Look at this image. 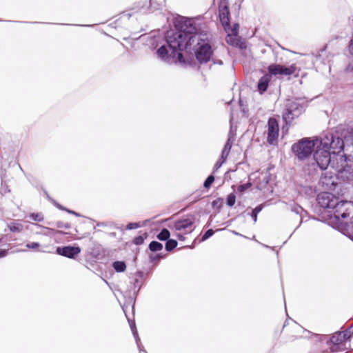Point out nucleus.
Returning <instances> with one entry per match:
<instances>
[{
    "label": "nucleus",
    "mask_w": 353,
    "mask_h": 353,
    "mask_svg": "<svg viewBox=\"0 0 353 353\" xmlns=\"http://www.w3.org/2000/svg\"><path fill=\"white\" fill-rule=\"evenodd\" d=\"M176 26L179 31L168 32L167 44L157 50L158 57L167 63H184L181 51L186 50L190 54L194 52L200 63L209 61L211 46L207 41V34L201 30L199 20L183 17Z\"/></svg>",
    "instance_id": "1"
},
{
    "label": "nucleus",
    "mask_w": 353,
    "mask_h": 353,
    "mask_svg": "<svg viewBox=\"0 0 353 353\" xmlns=\"http://www.w3.org/2000/svg\"><path fill=\"white\" fill-rule=\"evenodd\" d=\"M343 147L344 143L341 138L327 134L314 140L308 138L302 139L292 145V150L299 159H304L312 154L315 148L314 154L315 163H313L312 167L316 170L315 167L317 166L319 170H324L332 163V159L335 155H340Z\"/></svg>",
    "instance_id": "2"
},
{
    "label": "nucleus",
    "mask_w": 353,
    "mask_h": 353,
    "mask_svg": "<svg viewBox=\"0 0 353 353\" xmlns=\"http://www.w3.org/2000/svg\"><path fill=\"white\" fill-rule=\"evenodd\" d=\"M330 220L334 223V219L337 228L342 232V228L347 223H353V202L347 201H339L338 199L331 212Z\"/></svg>",
    "instance_id": "3"
},
{
    "label": "nucleus",
    "mask_w": 353,
    "mask_h": 353,
    "mask_svg": "<svg viewBox=\"0 0 353 353\" xmlns=\"http://www.w3.org/2000/svg\"><path fill=\"white\" fill-rule=\"evenodd\" d=\"M338 199L332 193L323 192L317 195L316 201L320 207L331 214L334 205L337 204Z\"/></svg>",
    "instance_id": "4"
},
{
    "label": "nucleus",
    "mask_w": 353,
    "mask_h": 353,
    "mask_svg": "<svg viewBox=\"0 0 353 353\" xmlns=\"http://www.w3.org/2000/svg\"><path fill=\"white\" fill-rule=\"evenodd\" d=\"M304 110L303 106L299 101H291L287 105L283 118L287 124L290 123L295 117H299Z\"/></svg>",
    "instance_id": "5"
},
{
    "label": "nucleus",
    "mask_w": 353,
    "mask_h": 353,
    "mask_svg": "<svg viewBox=\"0 0 353 353\" xmlns=\"http://www.w3.org/2000/svg\"><path fill=\"white\" fill-rule=\"evenodd\" d=\"M353 336V325L350 326L343 332H337L334 333L330 339V342L336 347L334 350H337L339 346L343 345Z\"/></svg>",
    "instance_id": "6"
},
{
    "label": "nucleus",
    "mask_w": 353,
    "mask_h": 353,
    "mask_svg": "<svg viewBox=\"0 0 353 353\" xmlns=\"http://www.w3.org/2000/svg\"><path fill=\"white\" fill-rule=\"evenodd\" d=\"M296 66L291 65L289 67H285L279 64H271L268 67L269 74L270 75H291L296 71Z\"/></svg>",
    "instance_id": "7"
},
{
    "label": "nucleus",
    "mask_w": 353,
    "mask_h": 353,
    "mask_svg": "<svg viewBox=\"0 0 353 353\" xmlns=\"http://www.w3.org/2000/svg\"><path fill=\"white\" fill-rule=\"evenodd\" d=\"M279 136V124L274 118H270L268 122V138L270 144H274Z\"/></svg>",
    "instance_id": "8"
},
{
    "label": "nucleus",
    "mask_w": 353,
    "mask_h": 353,
    "mask_svg": "<svg viewBox=\"0 0 353 353\" xmlns=\"http://www.w3.org/2000/svg\"><path fill=\"white\" fill-rule=\"evenodd\" d=\"M81 252V249L79 247H74V246H64V247H58L57 248V253L59 255L73 259L75 256L79 254Z\"/></svg>",
    "instance_id": "9"
},
{
    "label": "nucleus",
    "mask_w": 353,
    "mask_h": 353,
    "mask_svg": "<svg viewBox=\"0 0 353 353\" xmlns=\"http://www.w3.org/2000/svg\"><path fill=\"white\" fill-rule=\"evenodd\" d=\"M194 221V219L192 216L178 220L174 223V228L176 230L190 229V230L191 231Z\"/></svg>",
    "instance_id": "10"
},
{
    "label": "nucleus",
    "mask_w": 353,
    "mask_h": 353,
    "mask_svg": "<svg viewBox=\"0 0 353 353\" xmlns=\"http://www.w3.org/2000/svg\"><path fill=\"white\" fill-rule=\"evenodd\" d=\"M231 148H232V143H231L230 137H229L223 150H222V153H221L220 159L215 164V168L216 169L219 168L222 165V164L225 162L228 156L229 155Z\"/></svg>",
    "instance_id": "11"
},
{
    "label": "nucleus",
    "mask_w": 353,
    "mask_h": 353,
    "mask_svg": "<svg viewBox=\"0 0 353 353\" xmlns=\"http://www.w3.org/2000/svg\"><path fill=\"white\" fill-rule=\"evenodd\" d=\"M334 178H321L322 187L325 190L334 191L338 185V183L333 180Z\"/></svg>",
    "instance_id": "12"
},
{
    "label": "nucleus",
    "mask_w": 353,
    "mask_h": 353,
    "mask_svg": "<svg viewBox=\"0 0 353 353\" xmlns=\"http://www.w3.org/2000/svg\"><path fill=\"white\" fill-rule=\"evenodd\" d=\"M271 79L272 76L269 74H266L259 79L258 83V90L261 94L266 91Z\"/></svg>",
    "instance_id": "13"
},
{
    "label": "nucleus",
    "mask_w": 353,
    "mask_h": 353,
    "mask_svg": "<svg viewBox=\"0 0 353 353\" xmlns=\"http://www.w3.org/2000/svg\"><path fill=\"white\" fill-rule=\"evenodd\" d=\"M220 20L223 26H227L229 25V10L226 6L220 7L219 9Z\"/></svg>",
    "instance_id": "14"
},
{
    "label": "nucleus",
    "mask_w": 353,
    "mask_h": 353,
    "mask_svg": "<svg viewBox=\"0 0 353 353\" xmlns=\"http://www.w3.org/2000/svg\"><path fill=\"white\" fill-rule=\"evenodd\" d=\"M112 267L117 272H123L126 270V265L123 261H115L113 263Z\"/></svg>",
    "instance_id": "15"
},
{
    "label": "nucleus",
    "mask_w": 353,
    "mask_h": 353,
    "mask_svg": "<svg viewBox=\"0 0 353 353\" xmlns=\"http://www.w3.org/2000/svg\"><path fill=\"white\" fill-rule=\"evenodd\" d=\"M147 237H148V234H147V233L145 232L141 235H139V236L134 237L132 242L134 244H135L137 245H140L143 243L145 239H147Z\"/></svg>",
    "instance_id": "16"
},
{
    "label": "nucleus",
    "mask_w": 353,
    "mask_h": 353,
    "mask_svg": "<svg viewBox=\"0 0 353 353\" xmlns=\"http://www.w3.org/2000/svg\"><path fill=\"white\" fill-rule=\"evenodd\" d=\"M149 248L152 252L160 251L163 249V245L158 241H152L149 244Z\"/></svg>",
    "instance_id": "17"
},
{
    "label": "nucleus",
    "mask_w": 353,
    "mask_h": 353,
    "mask_svg": "<svg viewBox=\"0 0 353 353\" xmlns=\"http://www.w3.org/2000/svg\"><path fill=\"white\" fill-rule=\"evenodd\" d=\"M170 232L168 229L163 228L160 233L157 235V238L160 241H167L170 237Z\"/></svg>",
    "instance_id": "18"
},
{
    "label": "nucleus",
    "mask_w": 353,
    "mask_h": 353,
    "mask_svg": "<svg viewBox=\"0 0 353 353\" xmlns=\"http://www.w3.org/2000/svg\"><path fill=\"white\" fill-rule=\"evenodd\" d=\"M342 232L347 233L353 238V223H347L342 228Z\"/></svg>",
    "instance_id": "19"
},
{
    "label": "nucleus",
    "mask_w": 353,
    "mask_h": 353,
    "mask_svg": "<svg viewBox=\"0 0 353 353\" xmlns=\"http://www.w3.org/2000/svg\"><path fill=\"white\" fill-rule=\"evenodd\" d=\"M177 246V242L174 239H168L165 243V250L167 251H171Z\"/></svg>",
    "instance_id": "20"
},
{
    "label": "nucleus",
    "mask_w": 353,
    "mask_h": 353,
    "mask_svg": "<svg viewBox=\"0 0 353 353\" xmlns=\"http://www.w3.org/2000/svg\"><path fill=\"white\" fill-rule=\"evenodd\" d=\"M235 201H236V196L234 195V194L231 193L228 195L227 201H226L228 205H229L230 207H232L234 205Z\"/></svg>",
    "instance_id": "21"
},
{
    "label": "nucleus",
    "mask_w": 353,
    "mask_h": 353,
    "mask_svg": "<svg viewBox=\"0 0 353 353\" xmlns=\"http://www.w3.org/2000/svg\"><path fill=\"white\" fill-rule=\"evenodd\" d=\"M29 216L32 220L36 221H41L43 219V216L39 213H32Z\"/></svg>",
    "instance_id": "22"
},
{
    "label": "nucleus",
    "mask_w": 353,
    "mask_h": 353,
    "mask_svg": "<svg viewBox=\"0 0 353 353\" xmlns=\"http://www.w3.org/2000/svg\"><path fill=\"white\" fill-rule=\"evenodd\" d=\"M26 246V248H28L29 249L38 250L40 245L39 243L32 242V243H27Z\"/></svg>",
    "instance_id": "23"
},
{
    "label": "nucleus",
    "mask_w": 353,
    "mask_h": 353,
    "mask_svg": "<svg viewBox=\"0 0 353 353\" xmlns=\"http://www.w3.org/2000/svg\"><path fill=\"white\" fill-rule=\"evenodd\" d=\"M214 234V230H212V229H209L208 230L205 234H203V236H202V240L204 241V240H206L207 239H208L209 237H210L211 236H212Z\"/></svg>",
    "instance_id": "24"
},
{
    "label": "nucleus",
    "mask_w": 353,
    "mask_h": 353,
    "mask_svg": "<svg viewBox=\"0 0 353 353\" xmlns=\"http://www.w3.org/2000/svg\"><path fill=\"white\" fill-rule=\"evenodd\" d=\"M215 178H207L204 182V187L208 188L210 187L212 183L214 181Z\"/></svg>",
    "instance_id": "25"
},
{
    "label": "nucleus",
    "mask_w": 353,
    "mask_h": 353,
    "mask_svg": "<svg viewBox=\"0 0 353 353\" xmlns=\"http://www.w3.org/2000/svg\"><path fill=\"white\" fill-rule=\"evenodd\" d=\"M251 185L250 183H246V184H244V185H240L237 190L239 192H244L245 190H247L248 188H250Z\"/></svg>",
    "instance_id": "26"
},
{
    "label": "nucleus",
    "mask_w": 353,
    "mask_h": 353,
    "mask_svg": "<svg viewBox=\"0 0 353 353\" xmlns=\"http://www.w3.org/2000/svg\"><path fill=\"white\" fill-rule=\"evenodd\" d=\"M138 227H139V223H130L127 225V229L129 230L135 229L137 228Z\"/></svg>",
    "instance_id": "27"
},
{
    "label": "nucleus",
    "mask_w": 353,
    "mask_h": 353,
    "mask_svg": "<svg viewBox=\"0 0 353 353\" xmlns=\"http://www.w3.org/2000/svg\"><path fill=\"white\" fill-rule=\"evenodd\" d=\"M263 206V204H260L259 205L256 206L254 209H253L252 212L258 214L262 210Z\"/></svg>",
    "instance_id": "28"
},
{
    "label": "nucleus",
    "mask_w": 353,
    "mask_h": 353,
    "mask_svg": "<svg viewBox=\"0 0 353 353\" xmlns=\"http://www.w3.org/2000/svg\"><path fill=\"white\" fill-rule=\"evenodd\" d=\"M8 249H1L0 250V258L4 257L7 255Z\"/></svg>",
    "instance_id": "29"
},
{
    "label": "nucleus",
    "mask_w": 353,
    "mask_h": 353,
    "mask_svg": "<svg viewBox=\"0 0 353 353\" xmlns=\"http://www.w3.org/2000/svg\"><path fill=\"white\" fill-rule=\"evenodd\" d=\"M238 28H239V25L235 24L234 28H233V29H232V30L233 34H234V35L237 34V33H238Z\"/></svg>",
    "instance_id": "30"
},
{
    "label": "nucleus",
    "mask_w": 353,
    "mask_h": 353,
    "mask_svg": "<svg viewBox=\"0 0 353 353\" xmlns=\"http://www.w3.org/2000/svg\"><path fill=\"white\" fill-rule=\"evenodd\" d=\"M257 215H258L257 214L252 212L251 216H252V219H253L254 223H256V221H257Z\"/></svg>",
    "instance_id": "31"
},
{
    "label": "nucleus",
    "mask_w": 353,
    "mask_h": 353,
    "mask_svg": "<svg viewBox=\"0 0 353 353\" xmlns=\"http://www.w3.org/2000/svg\"><path fill=\"white\" fill-rule=\"evenodd\" d=\"M346 70L347 72H353V66L352 65H348L346 68Z\"/></svg>",
    "instance_id": "32"
},
{
    "label": "nucleus",
    "mask_w": 353,
    "mask_h": 353,
    "mask_svg": "<svg viewBox=\"0 0 353 353\" xmlns=\"http://www.w3.org/2000/svg\"><path fill=\"white\" fill-rule=\"evenodd\" d=\"M10 230H11L12 232H16V231H18V229H17V227L13 226V227L10 228Z\"/></svg>",
    "instance_id": "33"
},
{
    "label": "nucleus",
    "mask_w": 353,
    "mask_h": 353,
    "mask_svg": "<svg viewBox=\"0 0 353 353\" xmlns=\"http://www.w3.org/2000/svg\"><path fill=\"white\" fill-rule=\"evenodd\" d=\"M179 239H182V236H179Z\"/></svg>",
    "instance_id": "34"
},
{
    "label": "nucleus",
    "mask_w": 353,
    "mask_h": 353,
    "mask_svg": "<svg viewBox=\"0 0 353 353\" xmlns=\"http://www.w3.org/2000/svg\"><path fill=\"white\" fill-rule=\"evenodd\" d=\"M340 157H341V159H343V155H340Z\"/></svg>",
    "instance_id": "35"
}]
</instances>
